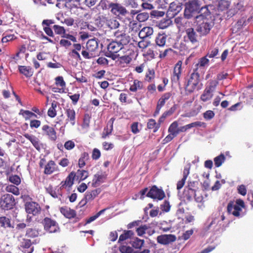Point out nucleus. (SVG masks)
<instances>
[{
  "label": "nucleus",
  "mask_w": 253,
  "mask_h": 253,
  "mask_svg": "<svg viewBox=\"0 0 253 253\" xmlns=\"http://www.w3.org/2000/svg\"><path fill=\"white\" fill-rule=\"evenodd\" d=\"M214 165L216 167H220L225 160V157L223 154H221L219 156L214 158Z\"/></svg>",
  "instance_id": "obj_40"
},
{
  "label": "nucleus",
  "mask_w": 253,
  "mask_h": 253,
  "mask_svg": "<svg viewBox=\"0 0 253 253\" xmlns=\"http://www.w3.org/2000/svg\"><path fill=\"white\" fill-rule=\"evenodd\" d=\"M82 54L85 59H91L95 56L92 52L86 50H82Z\"/></svg>",
  "instance_id": "obj_63"
},
{
  "label": "nucleus",
  "mask_w": 253,
  "mask_h": 253,
  "mask_svg": "<svg viewBox=\"0 0 253 253\" xmlns=\"http://www.w3.org/2000/svg\"><path fill=\"white\" fill-rule=\"evenodd\" d=\"M9 180L11 183L16 185H18L21 182L20 178L16 175L10 176L9 177Z\"/></svg>",
  "instance_id": "obj_59"
},
{
  "label": "nucleus",
  "mask_w": 253,
  "mask_h": 253,
  "mask_svg": "<svg viewBox=\"0 0 253 253\" xmlns=\"http://www.w3.org/2000/svg\"><path fill=\"white\" fill-rule=\"evenodd\" d=\"M60 212L66 217L71 218L74 217L76 215L75 211L68 207H62L60 209Z\"/></svg>",
  "instance_id": "obj_29"
},
{
  "label": "nucleus",
  "mask_w": 253,
  "mask_h": 253,
  "mask_svg": "<svg viewBox=\"0 0 253 253\" xmlns=\"http://www.w3.org/2000/svg\"><path fill=\"white\" fill-rule=\"evenodd\" d=\"M173 53V50L170 48H168L165 49L164 51H160L159 57L160 58H164L167 56H171Z\"/></svg>",
  "instance_id": "obj_48"
},
{
  "label": "nucleus",
  "mask_w": 253,
  "mask_h": 253,
  "mask_svg": "<svg viewBox=\"0 0 253 253\" xmlns=\"http://www.w3.org/2000/svg\"><path fill=\"white\" fill-rule=\"evenodd\" d=\"M66 115L67 117L66 121H69L72 126L75 124L76 113L73 109L68 108L66 110Z\"/></svg>",
  "instance_id": "obj_27"
},
{
  "label": "nucleus",
  "mask_w": 253,
  "mask_h": 253,
  "mask_svg": "<svg viewBox=\"0 0 253 253\" xmlns=\"http://www.w3.org/2000/svg\"><path fill=\"white\" fill-rule=\"evenodd\" d=\"M149 17V13L147 12H142L137 15L136 19L141 22L147 20Z\"/></svg>",
  "instance_id": "obj_56"
},
{
  "label": "nucleus",
  "mask_w": 253,
  "mask_h": 253,
  "mask_svg": "<svg viewBox=\"0 0 253 253\" xmlns=\"http://www.w3.org/2000/svg\"><path fill=\"white\" fill-rule=\"evenodd\" d=\"M15 205V200L13 196L9 194L2 195L0 199V207L4 210L12 209Z\"/></svg>",
  "instance_id": "obj_4"
},
{
  "label": "nucleus",
  "mask_w": 253,
  "mask_h": 253,
  "mask_svg": "<svg viewBox=\"0 0 253 253\" xmlns=\"http://www.w3.org/2000/svg\"><path fill=\"white\" fill-rule=\"evenodd\" d=\"M125 4L126 6H129L132 8H136L138 6V4L135 0H125Z\"/></svg>",
  "instance_id": "obj_57"
},
{
  "label": "nucleus",
  "mask_w": 253,
  "mask_h": 253,
  "mask_svg": "<svg viewBox=\"0 0 253 253\" xmlns=\"http://www.w3.org/2000/svg\"><path fill=\"white\" fill-rule=\"evenodd\" d=\"M82 4L91 7L94 6L97 2V0H81Z\"/></svg>",
  "instance_id": "obj_58"
},
{
  "label": "nucleus",
  "mask_w": 253,
  "mask_h": 253,
  "mask_svg": "<svg viewBox=\"0 0 253 253\" xmlns=\"http://www.w3.org/2000/svg\"><path fill=\"white\" fill-rule=\"evenodd\" d=\"M219 52V48L218 47H211L207 52L206 57L209 58H213L218 55Z\"/></svg>",
  "instance_id": "obj_43"
},
{
  "label": "nucleus",
  "mask_w": 253,
  "mask_h": 253,
  "mask_svg": "<svg viewBox=\"0 0 253 253\" xmlns=\"http://www.w3.org/2000/svg\"><path fill=\"white\" fill-rule=\"evenodd\" d=\"M196 192L195 190L189 187H186L184 189L183 192V197L188 201H191L193 197H195V200L197 202L201 201V199L199 198H196Z\"/></svg>",
  "instance_id": "obj_17"
},
{
  "label": "nucleus",
  "mask_w": 253,
  "mask_h": 253,
  "mask_svg": "<svg viewBox=\"0 0 253 253\" xmlns=\"http://www.w3.org/2000/svg\"><path fill=\"white\" fill-rule=\"evenodd\" d=\"M101 191L100 188H97L91 191H87L85 194L84 199L82 200L81 202L83 203V205H84L87 202L92 201L100 193Z\"/></svg>",
  "instance_id": "obj_15"
},
{
  "label": "nucleus",
  "mask_w": 253,
  "mask_h": 253,
  "mask_svg": "<svg viewBox=\"0 0 253 253\" xmlns=\"http://www.w3.org/2000/svg\"><path fill=\"white\" fill-rule=\"evenodd\" d=\"M147 127L149 129H154L153 131L155 132L160 127V123H157L154 119H150L147 123Z\"/></svg>",
  "instance_id": "obj_39"
},
{
  "label": "nucleus",
  "mask_w": 253,
  "mask_h": 253,
  "mask_svg": "<svg viewBox=\"0 0 253 253\" xmlns=\"http://www.w3.org/2000/svg\"><path fill=\"white\" fill-rule=\"evenodd\" d=\"M167 36L166 34H159L156 37L155 42L156 45L159 47H163L166 44Z\"/></svg>",
  "instance_id": "obj_32"
},
{
  "label": "nucleus",
  "mask_w": 253,
  "mask_h": 253,
  "mask_svg": "<svg viewBox=\"0 0 253 253\" xmlns=\"http://www.w3.org/2000/svg\"><path fill=\"white\" fill-rule=\"evenodd\" d=\"M105 56L111 58L113 60L117 59V58H120L122 60L127 61L128 62L130 59V58L128 56H126L125 54H123L121 53H112V52H106Z\"/></svg>",
  "instance_id": "obj_19"
},
{
  "label": "nucleus",
  "mask_w": 253,
  "mask_h": 253,
  "mask_svg": "<svg viewBox=\"0 0 253 253\" xmlns=\"http://www.w3.org/2000/svg\"><path fill=\"white\" fill-rule=\"evenodd\" d=\"M149 228L150 227L147 225L140 226L139 227L136 229V232L137 235L139 236H142L144 234L146 233V231H147Z\"/></svg>",
  "instance_id": "obj_51"
},
{
  "label": "nucleus",
  "mask_w": 253,
  "mask_h": 253,
  "mask_svg": "<svg viewBox=\"0 0 253 253\" xmlns=\"http://www.w3.org/2000/svg\"><path fill=\"white\" fill-rule=\"evenodd\" d=\"M107 50L109 52L112 53H121L125 54L126 52V49L124 46L116 42L114 40L112 41L107 46Z\"/></svg>",
  "instance_id": "obj_9"
},
{
  "label": "nucleus",
  "mask_w": 253,
  "mask_h": 253,
  "mask_svg": "<svg viewBox=\"0 0 253 253\" xmlns=\"http://www.w3.org/2000/svg\"><path fill=\"white\" fill-rule=\"evenodd\" d=\"M142 87V83L138 80H135L133 84L130 85L129 90L132 92H136L137 90L141 89Z\"/></svg>",
  "instance_id": "obj_36"
},
{
  "label": "nucleus",
  "mask_w": 253,
  "mask_h": 253,
  "mask_svg": "<svg viewBox=\"0 0 253 253\" xmlns=\"http://www.w3.org/2000/svg\"><path fill=\"white\" fill-rule=\"evenodd\" d=\"M75 79L76 80L80 83H86L87 82V79L86 78L83 76V73L79 72L76 74Z\"/></svg>",
  "instance_id": "obj_62"
},
{
  "label": "nucleus",
  "mask_w": 253,
  "mask_h": 253,
  "mask_svg": "<svg viewBox=\"0 0 253 253\" xmlns=\"http://www.w3.org/2000/svg\"><path fill=\"white\" fill-rule=\"evenodd\" d=\"M133 249L129 246H122L120 247V251L122 253H132Z\"/></svg>",
  "instance_id": "obj_61"
},
{
  "label": "nucleus",
  "mask_w": 253,
  "mask_h": 253,
  "mask_svg": "<svg viewBox=\"0 0 253 253\" xmlns=\"http://www.w3.org/2000/svg\"><path fill=\"white\" fill-rule=\"evenodd\" d=\"M20 249L24 253H32L34 251L31 241L25 238H22L20 241Z\"/></svg>",
  "instance_id": "obj_12"
},
{
  "label": "nucleus",
  "mask_w": 253,
  "mask_h": 253,
  "mask_svg": "<svg viewBox=\"0 0 253 253\" xmlns=\"http://www.w3.org/2000/svg\"><path fill=\"white\" fill-rule=\"evenodd\" d=\"M144 243V241L143 240L138 238H135L131 241L132 246L135 249H140L143 246Z\"/></svg>",
  "instance_id": "obj_44"
},
{
  "label": "nucleus",
  "mask_w": 253,
  "mask_h": 253,
  "mask_svg": "<svg viewBox=\"0 0 253 253\" xmlns=\"http://www.w3.org/2000/svg\"><path fill=\"white\" fill-rule=\"evenodd\" d=\"M20 114H22L25 118V119L28 120L32 117H37V116L35 113L30 112L28 110H21Z\"/></svg>",
  "instance_id": "obj_49"
},
{
  "label": "nucleus",
  "mask_w": 253,
  "mask_h": 253,
  "mask_svg": "<svg viewBox=\"0 0 253 253\" xmlns=\"http://www.w3.org/2000/svg\"><path fill=\"white\" fill-rule=\"evenodd\" d=\"M229 6V2L227 0H220L217 4V8L219 11L226 10Z\"/></svg>",
  "instance_id": "obj_41"
},
{
  "label": "nucleus",
  "mask_w": 253,
  "mask_h": 253,
  "mask_svg": "<svg viewBox=\"0 0 253 253\" xmlns=\"http://www.w3.org/2000/svg\"><path fill=\"white\" fill-rule=\"evenodd\" d=\"M154 32L153 28L151 27H143L139 32L138 36L140 39H144L146 38H150Z\"/></svg>",
  "instance_id": "obj_20"
},
{
  "label": "nucleus",
  "mask_w": 253,
  "mask_h": 253,
  "mask_svg": "<svg viewBox=\"0 0 253 253\" xmlns=\"http://www.w3.org/2000/svg\"><path fill=\"white\" fill-rule=\"evenodd\" d=\"M88 159V154L86 152H84L82 154L81 157L79 160V166L80 168L83 167L85 165V162Z\"/></svg>",
  "instance_id": "obj_50"
},
{
  "label": "nucleus",
  "mask_w": 253,
  "mask_h": 253,
  "mask_svg": "<svg viewBox=\"0 0 253 253\" xmlns=\"http://www.w3.org/2000/svg\"><path fill=\"white\" fill-rule=\"evenodd\" d=\"M76 178V174L74 171L71 172L67 176L64 181L61 183V188L70 187L74 183V180Z\"/></svg>",
  "instance_id": "obj_22"
},
{
  "label": "nucleus",
  "mask_w": 253,
  "mask_h": 253,
  "mask_svg": "<svg viewBox=\"0 0 253 253\" xmlns=\"http://www.w3.org/2000/svg\"><path fill=\"white\" fill-rule=\"evenodd\" d=\"M202 84L200 83L199 74L194 71L190 75L186 86V90L189 92H192L195 90H200L202 88Z\"/></svg>",
  "instance_id": "obj_3"
},
{
  "label": "nucleus",
  "mask_w": 253,
  "mask_h": 253,
  "mask_svg": "<svg viewBox=\"0 0 253 253\" xmlns=\"http://www.w3.org/2000/svg\"><path fill=\"white\" fill-rule=\"evenodd\" d=\"M110 8L111 12L117 16H126L129 14L125 7L117 2H110Z\"/></svg>",
  "instance_id": "obj_5"
},
{
  "label": "nucleus",
  "mask_w": 253,
  "mask_h": 253,
  "mask_svg": "<svg viewBox=\"0 0 253 253\" xmlns=\"http://www.w3.org/2000/svg\"><path fill=\"white\" fill-rule=\"evenodd\" d=\"M211 12L208 7L205 6L200 11V14L195 16L196 31L201 36H205L209 33L213 26Z\"/></svg>",
  "instance_id": "obj_1"
},
{
  "label": "nucleus",
  "mask_w": 253,
  "mask_h": 253,
  "mask_svg": "<svg viewBox=\"0 0 253 253\" xmlns=\"http://www.w3.org/2000/svg\"><path fill=\"white\" fill-rule=\"evenodd\" d=\"M246 208L243 200L238 199V217L243 216L246 212Z\"/></svg>",
  "instance_id": "obj_34"
},
{
  "label": "nucleus",
  "mask_w": 253,
  "mask_h": 253,
  "mask_svg": "<svg viewBox=\"0 0 253 253\" xmlns=\"http://www.w3.org/2000/svg\"><path fill=\"white\" fill-rule=\"evenodd\" d=\"M56 106H57L56 103H52L51 106L49 108L47 112V114L48 116H49L51 118H53L55 117V116L56 115V112L55 110Z\"/></svg>",
  "instance_id": "obj_55"
},
{
  "label": "nucleus",
  "mask_w": 253,
  "mask_h": 253,
  "mask_svg": "<svg viewBox=\"0 0 253 253\" xmlns=\"http://www.w3.org/2000/svg\"><path fill=\"white\" fill-rule=\"evenodd\" d=\"M106 25L111 29H116L119 28L120 23L115 19H107L105 22Z\"/></svg>",
  "instance_id": "obj_33"
},
{
  "label": "nucleus",
  "mask_w": 253,
  "mask_h": 253,
  "mask_svg": "<svg viewBox=\"0 0 253 253\" xmlns=\"http://www.w3.org/2000/svg\"><path fill=\"white\" fill-rule=\"evenodd\" d=\"M6 190L13 193L15 195H19L20 194L19 190L18 187L13 185H9L6 187Z\"/></svg>",
  "instance_id": "obj_52"
},
{
  "label": "nucleus",
  "mask_w": 253,
  "mask_h": 253,
  "mask_svg": "<svg viewBox=\"0 0 253 253\" xmlns=\"http://www.w3.org/2000/svg\"><path fill=\"white\" fill-rule=\"evenodd\" d=\"M25 210L28 214L36 215L40 212L41 207L38 203L31 202L25 204Z\"/></svg>",
  "instance_id": "obj_11"
},
{
  "label": "nucleus",
  "mask_w": 253,
  "mask_h": 253,
  "mask_svg": "<svg viewBox=\"0 0 253 253\" xmlns=\"http://www.w3.org/2000/svg\"><path fill=\"white\" fill-rule=\"evenodd\" d=\"M87 50L91 52L94 51L98 48V44L97 41L95 39L89 40L86 44Z\"/></svg>",
  "instance_id": "obj_28"
},
{
  "label": "nucleus",
  "mask_w": 253,
  "mask_h": 253,
  "mask_svg": "<svg viewBox=\"0 0 253 253\" xmlns=\"http://www.w3.org/2000/svg\"><path fill=\"white\" fill-rule=\"evenodd\" d=\"M55 23L54 21L51 19H45L42 22V25L43 30L47 35L49 37H54V33L52 31L53 24Z\"/></svg>",
  "instance_id": "obj_13"
},
{
  "label": "nucleus",
  "mask_w": 253,
  "mask_h": 253,
  "mask_svg": "<svg viewBox=\"0 0 253 253\" xmlns=\"http://www.w3.org/2000/svg\"><path fill=\"white\" fill-rule=\"evenodd\" d=\"M185 41L190 42L193 44L198 42V35L193 28H189L185 30Z\"/></svg>",
  "instance_id": "obj_10"
},
{
  "label": "nucleus",
  "mask_w": 253,
  "mask_h": 253,
  "mask_svg": "<svg viewBox=\"0 0 253 253\" xmlns=\"http://www.w3.org/2000/svg\"><path fill=\"white\" fill-rule=\"evenodd\" d=\"M0 226L4 228L10 227L11 226L10 219L5 216L0 217Z\"/></svg>",
  "instance_id": "obj_46"
},
{
  "label": "nucleus",
  "mask_w": 253,
  "mask_h": 253,
  "mask_svg": "<svg viewBox=\"0 0 253 253\" xmlns=\"http://www.w3.org/2000/svg\"><path fill=\"white\" fill-rule=\"evenodd\" d=\"M218 84V82L215 80H211L210 81L209 85L207 86L205 89L213 93Z\"/></svg>",
  "instance_id": "obj_53"
},
{
  "label": "nucleus",
  "mask_w": 253,
  "mask_h": 253,
  "mask_svg": "<svg viewBox=\"0 0 253 253\" xmlns=\"http://www.w3.org/2000/svg\"><path fill=\"white\" fill-rule=\"evenodd\" d=\"M42 223L44 230L49 233H56L59 231V227L57 223L50 218H44Z\"/></svg>",
  "instance_id": "obj_6"
},
{
  "label": "nucleus",
  "mask_w": 253,
  "mask_h": 253,
  "mask_svg": "<svg viewBox=\"0 0 253 253\" xmlns=\"http://www.w3.org/2000/svg\"><path fill=\"white\" fill-rule=\"evenodd\" d=\"M178 127V123L175 121L173 122L169 126V132L177 135L179 132V128Z\"/></svg>",
  "instance_id": "obj_45"
},
{
  "label": "nucleus",
  "mask_w": 253,
  "mask_h": 253,
  "mask_svg": "<svg viewBox=\"0 0 253 253\" xmlns=\"http://www.w3.org/2000/svg\"><path fill=\"white\" fill-rule=\"evenodd\" d=\"M204 123L201 122H195L191 124H188L184 126H180L179 127V131L180 132H185L187 130L189 129L194 127L201 126Z\"/></svg>",
  "instance_id": "obj_30"
},
{
  "label": "nucleus",
  "mask_w": 253,
  "mask_h": 253,
  "mask_svg": "<svg viewBox=\"0 0 253 253\" xmlns=\"http://www.w3.org/2000/svg\"><path fill=\"white\" fill-rule=\"evenodd\" d=\"M18 69L20 73L27 78L31 77L33 75V70L29 66H19Z\"/></svg>",
  "instance_id": "obj_26"
},
{
  "label": "nucleus",
  "mask_w": 253,
  "mask_h": 253,
  "mask_svg": "<svg viewBox=\"0 0 253 253\" xmlns=\"http://www.w3.org/2000/svg\"><path fill=\"white\" fill-rule=\"evenodd\" d=\"M176 237L172 234H164L157 237V242L162 245H168L175 241Z\"/></svg>",
  "instance_id": "obj_14"
},
{
  "label": "nucleus",
  "mask_w": 253,
  "mask_h": 253,
  "mask_svg": "<svg viewBox=\"0 0 253 253\" xmlns=\"http://www.w3.org/2000/svg\"><path fill=\"white\" fill-rule=\"evenodd\" d=\"M202 6L201 1L199 0H189L185 4L184 16L186 19H190L195 16L197 13L200 14Z\"/></svg>",
  "instance_id": "obj_2"
},
{
  "label": "nucleus",
  "mask_w": 253,
  "mask_h": 253,
  "mask_svg": "<svg viewBox=\"0 0 253 253\" xmlns=\"http://www.w3.org/2000/svg\"><path fill=\"white\" fill-rule=\"evenodd\" d=\"M206 55L199 59L198 63L196 65V69L198 67L204 68L209 66V60L207 58Z\"/></svg>",
  "instance_id": "obj_42"
},
{
  "label": "nucleus",
  "mask_w": 253,
  "mask_h": 253,
  "mask_svg": "<svg viewBox=\"0 0 253 253\" xmlns=\"http://www.w3.org/2000/svg\"><path fill=\"white\" fill-rule=\"evenodd\" d=\"M42 130L46 135L48 136L51 140H55L56 139V132L53 127L48 125H44L42 127Z\"/></svg>",
  "instance_id": "obj_21"
},
{
  "label": "nucleus",
  "mask_w": 253,
  "mask_h": 253,
  "mask_svg": "<svg viewBox=\"0 0 253 253\" xmlns=\"http://www.w3.org/2000/svg\"><path fill=\"white\" fill-rule=\"evenodd\" d=\"M114 35L115 37L114 41L124 46L130 42V37L124 31L117 30L114 32Z\"/></svg>",
  "instance_id": "obj_8"
},
{
  "label": "nucleus",
  "mask_w": 253,
  "mask_h": 253,
  "mask_svg": "<svg viewBox=\"0 0 253 253\" xmlns=\"http://www.w3.org/2000/svg\"><path fill=\"white\" fill-rule=\"evenodd\" d=\"M55 169V163L53 161H49L45 166L44 173L46 174H50Z\"/></svg>",
  "instance_id": "obj_31"
},
{
  "label": "nucleus",
  "mask_w": 253,
  "mask_h": 253,
  "mask_svg": "<svg viewBox=\"0 0 253 253\" xmlns=\"http://www.w3.org/2000/svg\"><path fill=\"white\" fill-rule=\"evenodd\" d=\"M190 167L191 165L190 164H188L185 166L183 171V178L178 181L177 183V189L178 190H179L183 187L185 180L189 174Z\"/></svg>",
  "instance_id": "obj_16"
},
{
  "label": "nucleus",
  "mask_w": 253,
  "mask_h": 253,
  "mask_svg": "<svg viewBox=\"0 0 253 253\" xmlns=\"http://www.w3.org/2000/svg\"><path fill=\"white\" fill-rule=\"evenodd\" d=\"M105 179V175L102 173H96L94 175V177L91 183V186L93 187H96L100 185L104 182V179Z\"/></svg>",
  "instance_id": "obj_23"
},
{
  "label": "nucleus",
  "mask_w": 253,
  "mask_h": 253,
  "mask_svg": "<svg viewBox=\"0 0 253 253\" xmlns=\"http://www.w3.org/2000/svg\"><path fill=\"white\" fill-rule=\"evenodd\" d=\"M146 196L153 199L161 200L165 197V194L162 189L156 186H153L146 194Z\"/></svg>",
  "instance_id": "obj_7"
},
{
  "label": "nucleus",
  "mask_w": 253,
  "mask_h": 253,
  "mask_svg": "<svg viewBox=\"0 0 253 253\" xmlns=\"http://www.w3.org/2000/svg\"><path fill=\"white\" fill-rule=\"evenodd\" d=\"M227 210L229 214L237 216V200L230 202L228 204Z\"/></svg>",
  "instance_id": "obj_24"
},
{
  "label": "nucleus",
  "mask_w": 253,
  "mask_h": 253,
  "mask_svg": "<svg viewBox=\"0 0 253 253\" xmlns=\"http://www.w3.org/2000/svg\"><path fill=\"white\" fill-rule=\"evenodd\" d=\"M24 136L30 141L37 150L39 151L41 149V145L39 140L35 136L25 133L24 134Z\"/></svg>",
  "instance_id": "obj_25"
},
{
  "label": "nucleus",
  "mask_w": 253,
  "mask_h": 253,
  "mask_svg": "<svg viewBox=\"0 0 253 253\" xmlns=\"http://www.w3.org/2000/svg\"><path fill=\"white\" fill-rule=\"evenodd\" d=\"M133 232L131 230H128L126 231L124 234L120 235L119 237V241H123L126 240V239L130 238L131 236L133 235Z\"/></svg>",
  "instance_id": "obj_54"
},
{
  "label": "nucleus",
  "mask_w": 253,
  "mask_h": 253,
  "mask_svg": "<svg viewBox=\"0 0 253 253\" xmlns=\"http://www.w3.org/2000/svg\"><path fill=\"white\" fill-rule=\"evenodd\" d=\"M76 174V177L80 180H84L88 176V172L84 170H78Z\"/></svg>",
  "instance_id": "obj_38"
},
{
  "label": "nucleus",
  "mask_w": 253,
  "mask_h": 253,
  "mask_svg": "<svg viewBox=\"0 0 253 253\" xmlns=\"http://www.w3.org/2000/svg\"><path fill=\"white\" fill-rule=\"evenodd\" d=\"M182 62L181 61H178L175 64L174 70H173V76L171 78V80L173 82L177 83L179 81V77L181 73V66Z\"/></svg>",
  "instance_id": "obj_18"
},
{
  "label": "nucleus",
  "mask_w": 253,
  "mask_h": 253,
  "mask_svg": "<svg viewBox=\"0 0 253 253\" xmlns=\"http://www.w3.org/2000/svg\"><path fill=\"white\" fill-rule=\"evenodd\" d=\"M170 208L169 203L167 201H165L163 204L161 205V209L165 212H168Z\"/></svg>",
  "instance_id": "obj_64"
},
{
  "label": "nucleus",
  "mask_w": 253,
  "mask_h": 253,
  "mask_svg": "<svg viewBox=\"0 0 253 253\" xmlns=\"http://www.w3.org/2000/svg\"><path fill=\"white\" fill-rule=\"evenodd\" d=\"M55 83L57 85L63 88L66 85V83L61 76H58L55 78Z\"/></svg>",
  "instance_id": "obj_60"
},
{
  "label": "nucleus",
  "mask_w": 253,
  "mask_h": 253,
  "mask_svg": "<svg viewBox=\"0 0 253 253\" xmlns=\"http://www.w3.org/2000/svg\"><path fill=\"white\" fill-rule=\"evenodd\" d=\"M41 230L33 228H28L26 230V236L30 238H35L40 235Z\"/></svg>",
  "instance_id": "obj_37"
},
{
  "label": "nucleus",
  "mask_w": 253,
  "mask_h": 253,
  "mask_svg": "<svg viewBox=\"0 0 253 253\" xmlns=\"http://www.w3.org/2000/svg\"><path fill=\"white\" fill-rule=\"evenodd\" d=\"M52 29L56 34L60 35L61 37L65 32V29L63 27L58 25H53Z\"/></svg>",
  "instance_id": "obj_47"
},
{
  "label": "nucleus",
  "mask_w": 253,
  "mask_h": 253,
  "mask_svg": "<svg viewBox=\"0 0 253 253\" xmlns=\"http://www.w3.org/2000/svg\"><path fill=\"white\" fill-rule=\"evenodd\" d=\"M213 96V93L205 89L203 93L200 96L201 100L203 102L210 101Z\"/></svg>",
  "instance_id": "obj_35"
}]
</instances>
